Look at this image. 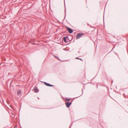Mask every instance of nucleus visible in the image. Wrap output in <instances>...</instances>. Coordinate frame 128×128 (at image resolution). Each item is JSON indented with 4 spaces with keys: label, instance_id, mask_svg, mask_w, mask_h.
I'll use <instances>...</instances> for the list:
<instances>
[{
    "label": "nucleus",
    "instance_id": "nucleus-1",
    "mask_svg": "<svg viewBox=\"0 0 128 128\" xmlns=\"http://www.w3.org/2000/svg\"><path fill=\"white\" fill-rule=\"evenodd\" d=\"M72 101L70 102H66L65 104L66 106V107L67 108H69L70 105L71 104H72Z\"/></svg>",
    "mask_w": 128,
    "mask_h": 128
},
{
    "label": "nucleus",
    "instance_id": "nucleus-2",
    "mask_svg": "<svg viewBox=\"0 0 128 128\" xmlns=\"http://www.w3.org/2000/svg\"><path fill=\"white\" fill-rule=\"evenodd\" d=\"M83 35V34L82 33L81 34H78L76 35V38L77 39H79L80 37H81Z\"/></svg>",
    "mask_w": 128,
    "mask_h": 128
},
{
    "label": "nucleus",
    "instance_id": "nucleus-3",
    "mask_svg": "<svg viewBox=\"0 0 128 128\" xmlns=\"http://www.w3.org/2000/svg\"><path fill=\"white\" fill-rule=\"evenodd\" d=\"M67 30L70 33H71L73 31L71 29L68 27H67Z\"/></svg>",
    "mask_w": 128,
    "mask_h": 128
},
{
    "label": "nucleus",
    "instance_id": "nucleus-4",
    "mask_svg": "<svg viewBox=\"0 0 128 128\" xmlns=\"http://www.w3.org/2000/svg\"><path fill=\"white\" fill-rule=\"evenodd\" d=\"M34 92L36 93L38 92L39 91L38 89L37 88L36 86L34 88Z\"/></svg>",
    "mask_w": 128,
    "mask_h": 128
},
{
    "label": "nucleus",
    "instance_id": "nucleus-5",
    "mask_svg": "<svg viewBox=\"0 0 128 128\" xmlns=\"http://www.w3.org/2000/svg\"><path fill=\"white\" fill-rule=\"evenodd\" d=\"M44 83L46 85L48 86H53V85L50 84H48L46 82H44Z\"/></svg>",
    "mask_w": 128,
    "mask_h": 128
},
{
    "label": "nucleus",
    "instance_id": "nucleus-6",
    "mask_svg": "<svg viewBox=\"0 0 128 128\" xmlns=\"http://www.w3.org/2000/svg\"><path fill=\"white\" fill-rule=\"evenodd\" d=\"M20 90H18L17 92V94L18 95H19V94H20Z\"/></svg>",
    "mask_w": 128,
    "mask_h": 128
},
{
    "label": "nucleus",
    "instance_id": "nucleus-7",
    "mask_svg": "<svg viewBox=\"0 0 128 128\" xmlns=\"http://www.w3.org/2000/svg\"><path fill=\"white\" fill-rule=\"evenodd\" d=\"M65 42H67L66 40V37H64L63 38Z\"/></svg>",
    "mask_w": 128,
    "mask_h": 128
},
{
    "label": "nucleus",
    "instance_id": "nucleus-8",
    "mask_svg": "<svg viewBox=\"0 0 128 128\" xmlns=\"http://www.w3.org/2000/svg\"><path fill=\"white\" fill-rule=\"evenodd\" d=\"M71 100L70 98H66L65 99V100L66 101H70Z\"/></svg>",
    "mask_w": 128,
    "mask_h": 128
},
{
    "label": "nucleus",
    "instance_id": "nucleus-9",
    "mask_svg": "<svg viewBox=\"0 0 128 128\" xmlns=\"http://www.w3.org/2000/svg\"><path fill=\"white\" fill-rule=\"evenodd\" d=\"M76 59H79V60H82L81 59H80V58H78V57H76Z\"/></svg>",
    "mask_w": 128,
    "mask_h": 128
},
{
    "label": "nucleus",
    "instance_id": "nucleus-10",
    "mask_svg": "<svg viewBox=\"0 0 128 128\" xmlns=\"http://www.w3.org/2000/svg\"><path fill=\"white\" fill-rule=\"evenodd\" d=\"M12 81L11 82V83H10V84H11L12 83Z\"/></svg>",
    "mask_w": 128,
    "mask_h": 128
},
{
    "label": "nucleus",
    "instance_id": "nucleus-11",
    "mask_svg": "<svg viewBox=\"0 0 128 128\" xmlns=\"http://www.w3.org/2000/svg\"><path fill=\"white\" fill-rule=\"evenodd\" d=\"M40 82H43L42 81H40Z\"/></svg>",
    "mask_w": 128,
    "mask_h": 128
},
{
    "label": "nucleus",
    "instance_id": "nucleus-12",
    "mask_svg": "<svg viewBox=\"0 0 128 128\" xmlns=\"http://www.w3.org/2000/svg\"><path fill=\"white\" fill-rule=\"evenodd\" d=\"M55 57H56V58H57V57L56 56H55Z\"/></svg>",
    "mask_w": 128,
    "mask_h": 128
}]
</instances>
